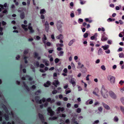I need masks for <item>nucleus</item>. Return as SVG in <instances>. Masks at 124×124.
Returning <instances> with one entry per match:
<instances>
[{
	"mask_svg": "<svg viewBox=\"0 0 124 124\" xmlns=\"http://www.w3.org/2000/svg\"><path fill=\"white\" fill-rule=\"evenodd\" d=\"M1 105L2 107L3 108L4 110L7 113H8V111L6 106L3 103H2Z\"/></svg>",
	"mask_w": 124,
	"mask_h": 124,
	"instance_id": "9",
	"label": "nucleus"
},
{
	"mask_svg": "<svg viewBox=\"0 0 124 124\" xmlns=\"http://www.w3.org/2000/svg\"><path fill=\"white\" fill-rule=\"evenodd\" d=\"M101 47L102 48H103L104 50H106L109 48V46L108 45H107L105 46H102Z\"/></svg>",
	"mask_w": 124,
	"mask_h": 124,
	"instance_id": "23",
	"label": "nucleus"
},
{
	"mask_svg": "<svg viewBox=\"0 0 124 124\" xmlns=\"http://www.w3.org/2000/svg\"><path fill=\"white\" fill-rule=\"evenodd\" d=\"M78 91H80L82 90V88L81 87L79 86H78Z\"/></svg>",
	"mask_w": 124,
	"mask_h": 124,
	"instance_id": "49",
	"label": "nucleus"
},
{
	"mask_svg": "<svg viewBox=\"0 0 124 124\" xmlns=\"http://www.w3.org/2000/svg\"><path fill=\"white\" fill-rule=\"evenodd\" d=\"M119 22L121 24H123V22L121 20H119Z\"/></svg>",
	"mask_w": 124,
	"mask_h": 124,
	"instance_id": "64",
	"label": "nucleus"
},
{
	"mask_svg": "<svg viewBox=\"0 0 124 124\" xmlns=\"http://www.w3.org/2000/svg\"><path fill=\"white\" fill-rule=\"evenodd\" d=\"M43 62L45 63V65L47 66H48L49 64L47 63V61L45 59H44L43 60Z\"/></svg>",
	"mask_w": 124,
	"mask_h": 124,
	"instance_id": "28",
	"label": "nucleus"
},
{
	"mask_svg": "<svg viewBox=\"0 0 124 124\" xmlns=\"http://www.w3.org/2000/svg\"><path fill=\"white\" fill-rule=\"evenodd\" d=\"M62 48L60 47H58L57 48V50L58 51H60L62 49Z\"/></svg>",
	"mask_w": 124,
	"mask_h": 124,
	"instance_id": "59",
	"label": "nucleus"
},
{
	"mask_svg": "<svg viewBox=\"0 0 124 124\" xmlns=\"http://www.w3.org/2000/svg\"><path fill=\"white\" fill-rule=\"evenodd\" d=\"M57 118L56 116H54L52 117H50L49 118V120H55L57 119Z\"/></svg>",
	"mask_w": 124,
	"mask_h": 124,
	"instance_id": "26",
	"label": "nucleus"
},
{
	"mask_svg": "<svg viewBox=\"0 0 124 124\" xmlns=\"http://www.w3.org/2000/svg\"><path fill=\"white\" fill-rule=\"evenodd\" d=\"M24 87L28 91H30V89L28 87V86L26 85V84L25 85Z\"/></svg>",
	"mask_w": 124,
	"mask_h": 124,
	"instance_id": "33",
	"label": "nucleus"
},
{
	"mask_svg": "<svg viewBox=\"0 0 124 124\" xmlns=\"http://www.w3.org/2000/svg\"><path fill=\"white\" fill-rule=\"evenodd\" d=\"M107 20L108 22H109V21L111 22L112 21V19L111 18H109L107 19Z\"/></svg>",
	"mask_w": 124,
	"mask_h": 124,
	"instance_id": "61",
	"label": "nucleus"
},
{
	"mask_svg": "<svg viewBox=\"0 0 124 124\" xmlns=\"http://www.w3.org/2000/svg\"><path fill=\"white\" fill-rule=\"evenodd\" d=\"M25 77L26 78H28V80L29 81H31L33 79V78L29 76L28 75H25Z\"/></svg>",
	"mask_w": 124,
	"mask_h": 124,
	"instance_id": "21",
	"label": "nucleus"
},
{
	"mask_svg": "<svg viewBox=\"0 0 124 124\" xmlns=\"http://www.w3.org/2000/svg\"><path fill=\"white\" fill-rule=\"evenodd\" d=\"M20 17L22 19H23L25 17V14L24 12H23L21 13L20 15Z\"/></svg>",
	"mask_w": 124,
	"mask_h": 124,
	"instance_id": "19",
	"label": "nucleus"
},
{
	"mask_svg": "<svg viewBox=\"0 0 124 124\" xmlns=\"http://www.w3.org/2000/svg\"><path fill=\"white\" fill-rule=\"evenodd\" d=\"M51 85V82L49 81H47L46 83L44 84V86L45 87H48Z\"/></svg>",
	"mask_w": 124,
	"mask_h": 124,
	"instance_id": "8",
	"label": "nucleus"
},
{
	"mask_svg": "<svg viewBox=\"0 0 124 124\" xmlns=\"http://www.w3.org/2000/svg\"><path fill=\"white\" fill-rule=\"evenodd\" d=\"M56 38L60 40L62 39L63 38V36L62 34H60L56 37Z\"/></svg>",
	"mask_w": 124,
	"mask_h": 124,
	"instance_id": "18",
	"label": "nucleus"
},
{
	"mask_svg": "<svg viewBox=\"0 0 124 124\" xmlns=\"http://www.w3.org/2000/svg\"><path fill=\"white\" fill-rule=\"evenodd\" d=\"M101 68L103 70H106V68L105 66L104 65H102L101 67Z\"/></svg>",
	"mask_w": 124,
	"mask_h": 124,
	"instance_id": "39",
	"label": "nucleus"
},
{
	"mask_svg": "<svg viewBox=\"0 0 124 124\" xmlns=\"http://www.w3.org/2000/svg\"><path fill=\"white\" fill-rule=\"evenodd\" d=\"M47 40V38L46 37V36L45 34L44 35V36L42 38V41L43 43L45 45L46 44V40Z\"/></svg>",
	"mask_w": 124,
	"mask_h": 124,
	"instance_id": "12",
	"label": "nucleus"
},
{
	"mask_svg": "<svg viewBox=\"0 0 124 124\" xmlns=\"http://www.w3.org/2000/svg\"><path fill=\"white\" fill-rule=\"evenodd\" d=\"M46 101H47L48 102H49L50 101H51V98H49L47 99Z\"/></svg>",
	"mask_w": 124,
	"mask_h": 124,
	"instance_id": "58",
	"label": "nucleus"
},
{
	"mask_svg": "<svg viewBox=\"0 0 124 124\" xmlns=\"http://www.w3.org/2000/svg\"><path fill=\"white\" fill-rule=\"evenodd\" d=\"M45 67L44 65L43 64H41L40 65V67L41 68H43Z\"/></svg>",
	"mask_w": 124,
	"mask_h": 124,
	"instance_id": "52",
	"label": "nucleus"
},
{
	"mask_svg": "<svg viewBox=\"0 0 124 124\" xmlns=\"http://www.w3.org/2000/svg\"><path fill=\"white\" fill-rule=\"evenodd\" d=\"M75 39H73L70 41L68 43V45L69 46H71L73 43L75 42Z\"/></svg>",
	"mask_w": 124,
	"mask_h": 124,
	"instance_id": "16",
	"label": "nucleus"
},
{
	"mask_svg": "<svg viewBox=\"0 0 124 124\" xmlns=\"http://www.w3.org/2000/svg\"><path fill=\"white\" fill-rule=\"evenodd\" d=\"M28 53V51L27 50H25L23 52V54H24L26 55Z\"/></svg>",
	"mask_w": 124,
	"mask_h": 124,
	"instance_id": "48",
	"label": "nucleus"
},
{
	"mask_svg": "<svg viewBox=\"0 0 124 124\" xmlns=\"http://www.w3.org/2000/svg\"><path fill=\"white\" fill-rule=\"evenodd\" d=\"M54 82L55 83L53 82L52 84L55 87H56L57 86V85H58L59 84V82L58 80H55Z\"/></svg>",
	"mask_w": 124,
	"mask_h": 124,
	"instance_id": "13",
	"label": "nucleus"
},
{
	"mask_svg": "<svg viewBox=\"0 0 124 124\" xmlns=\"http://www.w3.org/2000/svg\"><path fill=\"white\" fill-rule=\"evenodd\" d=\"M81 111V109L80 108H78L77 109V112L78 113H80Z\"/></svg>",
	"mask_w": 124,
	"mask_h": 124,
	"instance_id": "44",
	"label": "nucleus"
},
{
	"mask_svg": "<svg viewBox=\"0 0 124 124\" xmlns=\"http://www.w3.org/2000/svg\"><path fill=\"white\" fill-rule=\"evenodd\" d=\"M108 39V38L106 37H105L103 35L102 36L101 40L102 41H105Z\"/></svg>",
	"mask_w": 124,
	"mask_h": 124,
	"instance_id": "14",
	"label": "nucleus"
},
{
	"mask_svg": "<svg viewBox=\"0 0 124 124\" xmlns=\"http://www.w3.org/2000/svg\"><path fill=\"white\" fill-rule=\"evenodd\" d=\"M101 92V95L104 98H106L108 97V92L107 91L105 88L104 86L103 85H102V86Z\"/></svg>",
	"mask_w": 124,
	"mask_h": 124,
	"instance_id": "1",
	"label": "nucleus"
},
{
	"mask_svg": "<svg viewBox=\"0 0 124 124\" xmlns=\"http://www.w3.org/2000/svg\"><path fill=\"white\" fill-rule=\"evenodd\" d=\"M75 120L76 119L75 118H73V119H72V122L74 123V124L77 123V121Z\"/></svg>",
	"mask_w": 124,
	"mask_h": 124,
	"instance_id": "41",
	"label": "nucleus"
},
{
	"mask_svg": "<svg viewBox=\"0 0 124 124\" xmlns=\"http://www.w3.org/2000/svg\"><path fill=\"white\" fill-rule=\"evenodd\" d=\"M37 93H41V91L40 90H39L37 91L35 93V94L36 95H38V94H37Z\"/></svg>",
	"mask_w": 124,
	"mask_h": 124,
	"instance_id": "43",
	"label": "nucleus"
},
{
	"mask_svg": "<svg viewBox=\"0 0 124 124\" xmlns=\"http://www.w3.org/2000/svg\"><path fill=\"white\" fill-rule=\"evenodd\" d=\"M118 120V119L116 116H115L114 118V121L115 122H117Z\"/></svg>",
	"mask_w": 124,
	"mask_h": 124,
	"instance_id": "31",
	"label": "nucleus"
},
{
	"mask_svg": "<svg viewBox=\"0 0 124 124\" xmlns=\"http://www.w3.org/2000/svg\"><path fill=\"white\" fill-rule=\"evenodd\" d=\"M75 80L74 78L72 79L70 82V83L72 84L73 86L74 87L76 85V83L75 82Z\"/></svg>",
	"mask_w": 124,
	"mask_h": 124,
	"instance_id": "7",
	"label": "nucleus"
},
{
	"mask_svg": "<svg viewBox=\"0 0 124 124\" xmlns=\"http://www.w3.org/2000/svg\"><path fill=\"white\" fill-rule=\"evenodd\" d=\"M21 26H22V28L23 29H24L25 28H26V27H27V25H25L24 24H22L21 25Z\"/></svg>",
	"mask_w": 124,
	"mask_h": 124,
	"instance_id": "45",
	"label": "nucleus"
},
{
	"mask_svg": "<svg viewBox=\"0 0 124 124\" xmlns=\"http://www.w3.org/2000/svg\"><path fill=\"white\" fill-rule=\"evenodd\" d=\"M108 79L111 84H113L115 83V78L114 77L111 75H109L108 76Z\"/></svg>",
	"mask_w": 124,
	"mask_h": 124,
	"instance_id": "3",
	"label": "nucleus"
},
{
	"mask_svg": "<svg viewBox=\"0 0 124 124\" xmlns=\"http://www.w3.org/2000/svg\"><path fill=\"white\" fill-rule=\"evenodd\" d=\"M8 11L6 9H5L3 11L2 13H3L6 14L8 13Z\"/></svg>",
	"mask_w": 124,
	"mask_h": 124,
	"instance_id": "51",
	"label": "nucleus"
},
{
	"mask_svg": "<svg viewBox=\"0 0 124 124\" xmlns=\"http://www.w3.org/2000/svg\"><path fill=\"white\" fill-rule=\"evenodd\" d=\"M71 106V104L70 103H68L67 104V107L68 108H69Z\"/></svg>",
	"mask_w": 124,
	"mask_h": 124,
	"instance_id": "62",
	"label": "nucleus"
},
{
	"mask_svg": "<svg viewBox=\"0 0 124 124\" xmlns=\"http://www.w3.org/2000/svg\"><path fill=\"white\" fill-rule=\"evenodd\" d=\"M62 23L60 21H57V22L56 26L57 29L59 31H61L62 30Z\"/></svg>",
	"mask_w": 124,
	"mask_h": 124,
	"instance_id": "2",
	"label": "nucleus"
},
{
	"mask_svg": "<svg viewBox=\"0 0 124 124\" xmlns=\"http://www.w3.org/2000/svg\"><path fill=\"white\" fill-rule=\"evenodd\" d=\"M39 71H40L42 73H44L45 72V71L43 69H40Z\"/></svg>",
	"mask_w": 124,
	"mask_h": 124,
	"instance_id": "57",
	"label": "nucleus"
},
{
	"mask_svg": "<svg viewBox=\"0 0 124 124\" xmlns=\"http://www.w3.org/2000/svg\"><path fill=\"white\" fill-rule=\"evenodd\" d=\"M28 28L30 30V33H32L34 32V30L33 29L32 27H28Z\"/></svg>",
	"mask_w": 124,
	"mask_h": 124,
	"instance_id": "22",
	"label": "nucleus"
},
{
	"mask_svg": "<svg viewBox=\"0 0 124 124\" xmlns=\"http://www.w3.org/2000/svg\"><path fill=\"white\" fill-rule=\"evenodd\" d=\"M105 52L107 54H109L110 53V51L108 49Z\"/></svg>",
	"mask_w": 124,
	"mask_h": 124,
	"instance_id": "55",
	"label": "nucleus"
},
{
	"mask_svg": "<svg viewBox=\"0 0 124 124\" xmlns=\"http://www.w3.org/2000/svg\"><path fill=\"white\" fill-rule=\"evenodd\" d=\"M35 99L36 102L38 103V101H39L40 99L39 97V96H36L35 97Z\"/></svg>",
	"mask_w": 124,
	"mask_h": 124,
	"instance_id": "25",
	"label": "nucleus"
},
{
	"mask_svg": "<svg viewBox=\"0 0 124 124\" xmlns=\"http://www.w3.org/2000/svg\"><path fill=\"white\" fill-rule=\"evenodd\" d=\"M97 33H95L94 35L93 36H91L90 38V39L92 40H93L95 39V40H97Z\"/></svg>",
	"mask_w": 124,
	"mask_h": 124,
	"instance_id": "10",
	"label": "nucleus"
},
{
	"mask_svg": "<svg viewBox=\"0 0 124 124\" xmlns=\"http://www.w3.org/2000/svg\"><path fill=\"white\" fill-rule=\"evenodd\" d=\"M47 110L48 113L50 114L51 116H52L54 115V112L52 110L50 107H49L48 108Z\"/></svg>",
	"mask_w": 124,
	"mask_h": 124,
	"instance_id": "5",
	"label": "nucleus"
},
{
	"mask_svg": "<svg viewBox=\"0 0 124 124\" xmlns=\"http://www.w3.org/2000/svg\"><path fill=\"white\" fill-rule=\"evenodd\" d=\"M119 57L120 58H124V54L122 53H119Z\"/></svg>",
	"mask_w": 124,
	"mask_h": 124,
	"instance_id": "30",
	"label": "nucleus"
},
{
	"mask_svg": "<svg viewBox=\"0 0 124 124\" xmlns=\"http://www.w3.org/2000/svg\"><path fill=\"white\" fill-rule=\"evenodd\" d=\"M98 54L99 55H101L103 54V51L101 48H100L99 49L98 51Z\"/></svg>",
	"mask_w": 124,
	"mask_h": 124,
	"instance_id": "15",
	"label": "nucleus"
},
{
	"mask_svg": "<svg viewBox=\"0 0 124 124\" xmlns=\"http://www.w3.org/2000/svg\"><path fill=\"white\" fill-rule=\"evenodd\" d=\"M120 100L122 103L124 105V97H122L120 99Z\"/></svg>",
	"mask_w": 124,
	"mask_h": 124,
	"instance_id": "32",
	"label": "nucleus"
},
{
	"mask_svg": "<svg viewBox=\"0 0 124 124\" xmlns=\"http://www.w3.org/2000/svg\"><path fill=\"white\" fill-rule=\"evenodd\" d=\"M38 116L40 120L44 118V116L42 114L40 113H39L38 114Z\"/></svg>",
	"mask_w": 124,
	"mask_h": 124,
	"instance_id": "20",
	"label": "nucleus"
},
{
	"mask_svg": "<svg viewBox=\"0 0 124 124\" xmlns=\"http://www.w3.org/2000/svg\"><path fill=\"white\" fill-rule=\"evenodd\" d=\"M121 110V111L123 113V114H124V107L121 106L120 107Z\"/></svg>",
	"mask_w": 124,
	"mask_h": 124,
	"instance_id": "29",
	"label": "nucleus"
},
{
	"mask_svg": "<svg viewBox=\"0 0 124 124\" xmlns=\"http://www.w3.org/2000/svg\"><path fill=\"white\" fill-rule=\"evenodd\" d=\"M98 110L99 111L101 112L102 111V108L101 107H100L98 108Z\"/></svg>",
	"mask_w": 124,
	"mask_h": 124,
	"instance_id": "47",
	"label": "nucleus"
},
{
	"mask_svg": "<svg viewBox=\"0 0 124 124\" xmlns=\"http://www.w3.org/2000/svg\"><path fill=\"white\" fill-rule=\"evenodd\" d=\"M124 81H122V80H121L119 82V84H120L121 85H122L124 83Z\"/></svg>",
	"mask_w": 124,
	"mask_h": 124,
	"instance_id": "56",
	"label": "nucleus"
},
{
	"mask_svg": "<svg viewBox=\"0 0 124 124\" xmlns=\"http://www.w3.org/2000/svg\"><path fill=\"white\" fill-rule=\"evenodd\" d=\"M109 94L110 96L113 99H116V96L112 91H110L109 92Z\"/></svg>",
	"mask_w": 124,
	"mask_h": 124,
	"instance_id": "4",
	"label": "nucleus"
},
{
	"mask_svg": "<svg viewBox=\"0 0 124 124\" xmlns=\"http://www.w3.org/2000/svg\"><path fill=\"white\" fill-rule=\"evenodd\" d=\"M123 49L122 48H119L117 50L118 52L121 51H122Z\"/></svg>",
	"mask_w": 124,
	"mask_h": 124,
	"instance_id": "63",
	"label": "nucleus"
},
{
	"mask_svg": "<svg viewBox=\"0 0 124 124\" xmlns=\"http://www.w3.org/2000/svg\"><path fill=\"white\" fill-rule=\"evenodd\" d=\"M80 3L81 5H83L85 3V1H82V0H80Z\"/></svg>",
	"mask_w": 124,
	"mask_h": 124,
	"instance_id": "42",
	"label": "nucleus"
},
{
	"mask_svg": "<svg viewBox=\"0 0 124 124\" xmlns=\"http://www.w3.org/2000/svg\"><path fill=\"white\" fill-rule=\"evenodd\" d=\"M88 36V34L86 32L83 35L84 37L85 38H86Z\"/></svg>",
	"mask_w": 124,
	"mask_h": 124,
	"instance_id": "36",
	"label": "nucleus"
},
{
	"mask_svg": "<svg viewBox=\"0 0 124 124\" xmlns=\"http://www.w3.org/2000/svg\"><path fill=\"white\" fill-rule=\"evenodd\" d=\"M69 122L70 121L69 119H67L65 120V123L67 124H69L70 123Z\"/></svg>",
	"mask_w": 124,
	"mask_h": 124,
	"instance_id": "60",
	"label": "nucleus"
},
{
	"mask_svg": "<svg viewBox=\"0 0 124 124\" xmlns=\"http://www.w3.org/2000/svg\"><path fill=\"white\" fill-rule=\"evenodd\" d=\"M5 119L7 121H8L9 120V117L8 115L5 114L4 115Z\"/></svg>",
	"mask_w": 124,
	"mask_h": 124,
	"instance_id": "24",
	"label": "nucleus"
},
{
	"mask_svg": "<svg viewBox=\"0 0 124 124\" xmlns=\"http://www.w3.org/2000/svg\"><path fill=\"white\" fill-rule=\"evenodd\" d=\"M83 21V20L81 18H79L78 20V22L80 24V22H82Z\"/></svg>",
	"mask_w": 124,
	"mask_h": 124,
	"instance_id": "40",
	"label": "nucleus"
},
{
	"mask_svg": "<svg viewBox=\"0 0 124 124\" xmlns=\"http://www.w3.org/2000/svg\"><path fill=\"white\" fill-rule=\"evenodd\" d=\"M57 92V91L56 90H54L52 91V93L53 94H54L56 93Z\"/></svg>",
	"mask_w": 124,
	"mask_h": 124,
	"instance_id": "46",
	"label": "nucleus"
},
{
	"mask_svg": "<svg viewBox=\"0 0 124 124\" xmlns=\"http://www.w3.org/2000/svg\"><path fill=\"white\" fill-rule=\"evenodd\" d=\"M45 12V10L44 9H41L40 10V14H42Z\"/></svg>",
	"mask_w": 124,
	"mask_h": 124,
	"instance_id": "34",
	"label": "nucleus"
},
{
	"mask_svg": "<svg viewBox=\"0 0 124 124\" xmlns=\"http://www.w3.org/2000/svg\"><path fill=\"white\" fill-rule=\"evenodd\" d=\"M59 61L60 60L58 58H56L54 60V62L56 63H57L59 62Z\"/></svg>",
	"mask_w": 124,
	"mask_h": 124,
	"instance_id": "37",
	"label": "nucleus"
},
{
	"mask_svg": "<svg viewBox=\"0 0 124 124\" xmlns=\"http://www.w3.org/2000/svg\"><path fill=\"white\" fill-rule=\"evenodd\" d=\"M64 52L63 51H60L59 52L58 55L59 56H62L63 55Z\"/></svg>",
	"mask_w": 124,
	"mask_h": 124,
	"instance_id": "27",
	"label": "nucleus"
},
{
	"mask_svg": "<svg viewBox=\"0 0 124 124\" xmlns=\"http://www.w3.org/2000/svg\"><path fill=\"white\" fill-rule=\"evenodd\" d=\"M7 124H15V123L14 121H12L11 123L9 122H7Z\"/></svg>",
	"mask_w": 124,
	"mask_h": 124,
	"instance_id": "54",
	"label": "nucleus"
},
{
	"mask_svg": "<svg viewBox=\"0 0 124 124\" xmlns=\"http://www.w3.org/2000/svg\"><path fill=\"white\" fill-rule=\"evenodd\" d=\"M64 110V108L63 107H59L57 108V111L60 112V111L62 112Z\"/></svg>",
	"mask_w": 124,
	"mask_h": 124,
	"instance_id": "17",
	"label": "nucleus"
},
{
	"mask_svg": "<svg viewBox=\"0 0 124 124\" xmlns=\"http://www.w3.org/2000/svg\"><path fill=\"white\" fill-rule=\"evenodd\" d=\"M102 104L106 109H110V108L109 106L105 104L104 103L102 102Z\"/></svg>",
	"mask_w": 124,
	"mask_h": 124,
	"instance_id": "11",
	"label": "nucleus"
},
{
	"mask_svg": "<svg viewBox=\"0 0 124 124\" xmlns=\"http://www.w3.org/2000/svg\"><path fill=\"white\" fill-rule=\"evenodd\" d=\"M77 11L78 12L79 15L81 14V9H79Z\"/></svg>",
	"mask_w": 124,
	"mask_h": 124,
	"instance_id": "53",
	"label": "nucleus"
},
{
	"mask_svg": "<svg viewBox=\"0 0 124 124\" xmlns=\"http://www.w3.org/2000/svg\"><path fill=\"white\" fill-rule=\"evenodd\" d=\"M63 46V45L62 44H58L56 45V46L57 47H62Z\"/></svg>",
	"mask_w": 124,
	"mask_h": 124,
	"instance_id": "35",
	"label": "nucleus"
},
{
	"mask_svg": "<svg viewBox=\"0 0 124 124\" xmlns=\"http://www.w3.org/2000/svg\"><path fill=\"white\" fill-rule=\"evenodd\" d=\"M45 25L46 31V32H48L49 30V26L48 23L47 21L46 22Z\"/></svg>",
	"mask_w": 124,
	"mask_h": 124,
	"instance_id": "6",
	"label": "nucleus"
},
{
	"mask_svg": "<svg viewBox=\"0 0 124 124\" xmlns=\"http://www.w3.org/2000/svg\"><path fill=\"white\" fill-rule=\"evenodd\" d=\"M34 57L35 58H37L38 56V53L36 52H35L34 54Z\"/></svg>",
	"mask_w": 124,
	"mask_h": 124,
	"instance_id": "38",
	"label": "nucleus"
},
{
	"mask_svg": "<svg viewBox=\"0 0 124 124\" xmlns=\"http://www.w3.org/2000/svg\"><path fill=\"white\" fill-rule=\"evenodd\" d=\"M46 45L48 46H49L51 45V43L48 42H47L46 43Z\"/></svg>",
	"mask_w": 124,
	"mask_h": 124,
	"instance_id": "50",
	"label": "nucleus"
}]
</instances>
